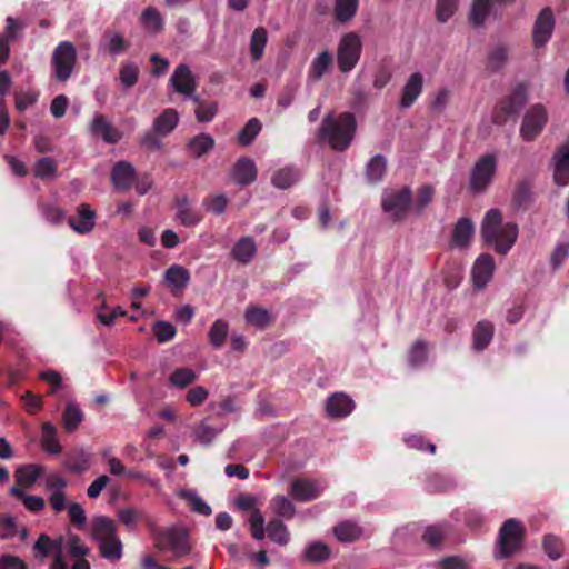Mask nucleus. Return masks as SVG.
Returning a JSON list of instances; mask_svg holds the SVG:
<instances>
[{
	"label": "nucleus",
	"instance_id": "nucleus-1",
	"mask_svg": "<svg viewBox=\"0 0 569 569\" xmlns=\"http://www.w3.org/2000/svg\"><path fill=\"white\" fill-rule=\"evenodd\" d=\"M481 238L486 244L492 246L497 253L507 254L518 238V226L515 222L502 223V213L499 209H490L480 229Z\"/></svg>",
	"mask_w": 569,
	"mask_h": 569
},
{
	"label": "nucleus",
	"instance_id": "nucleus-2",
	"mask_svg": "<svg viewBox=\"0 0 569 569\" xmlns=\"http://www.w3.org/2000/svg\"><path fill=\"white\" fill-rule=\"evenodd\" d=\"M357 130V121L351 112H342L335 117L327 114L318 130L320 140L327 141L336 151H345L351 144Z\"/></svg>",
	"mask_w": 569,
	"mask_h": 569
},
{
	"label": "nucleus",
	"instance_id": "nucleus-3",
	"mask_svg": "<svg viewBox=\"0 0 569 569\" xmlns=\"http://www.w3.org/2000/svg\"><path fill=\"white\" fill-rule=\"evenodd\" d=\"M154 547L159 551H171L176 559L188 556L192 550L189 531L182 527L172 526L166 529L152 530Z\"/></svg>",
	"mask_w": 569,
	"mask_h": 569
},
{
	"label": "nucleus",
	"instance_id": "nucleus-4",
	"mask_svg": "<svg viewBox=\"0 0 569 569\" xmlns=\"http://www.w3.org/2000/svg\"><path fill=\"white\" fill-rule=\"evenodd\" d=\"M527 101L528 88L525 83H518L509 94L497 101L492 110V122L497 126L516 122Z\"/></svg>",
	"mask_w": 569,
	"mask_h": 569
},
{
	"label": "nucleus",
	"instance_id": "nucleus-5",
	"mask_svg": "<svg viewBox=\"0 0 569 569\" xmlns=\"http://www.w3.org/2000/svg\"><path fill=\"white\" fill-rule=\"evenodd\" d=\"M525 536V527L519 520L515 518L506 520L499 529L496 558L506 559L517 553L522 547Z\"/></svg>",
	"mask_w": 569,
	"mask_h": 569
},
{
	"label": "nucleus",
	"instance_id": "nucleus-6",
	"mask_svg": "<svg viewBox=\"0 0 569 569\" xmlns=\"http://www.w3.org/2000/svg\"><path fill=\"white\" fill-rule=\"evenodd\" d=\"M77 60L74 44L68 40L59 42L51 56L52 78L58 82H67L74 71Z\"/></svg>",
	"mask_w": 569,
	"mask_h": 569
},
{
	"label": "nucleus",
	"instance_id": "nucleus-7",
	"mask_svg": "<svg viewBox=\"0 0 569 569\" xmlns=\"http://www.w3.org/2000/svg\"><path fill=\"white\" fill-rule=\"evenodd\" d=\"M362 53V40L353 31L341 37L337 47V64L342 73L351 72L358 64Z\"/></svg>",
	"mask_w": 569,
	"mask_h": 569
},
{
	"label": "nucleus",
	"instance_id": "nucleus-8",
	"mask_svg": "<svg viewBox=\"0 0 569 569\" xmlns=\"http://www.w3.org/2000/svg\"><path fill=\"white\" fill-rule=\"evenodd\" d=\"M383 212L390 216L393 222H400L406 219L408 212L412 209V192L408 187L398 190L385 192L381 199Z\"/></svg>",
	"mask_w": 569,
	"mask_h": 569
},
{
	"label": "nucleus",
	"instance_id": "nucleus-9",
	"mask_svg": "<svg viewBox=\"0 0 569 569\" xmlns=\"http://www.w3.org/2000/svg\"><path fill=\"white\" fill-rule=\"evenodd\" d=\"M497 171V158L492 153L481 156L470 172L469 188L473 193H483L492 183Z\"/></svg>",
	"mask_w": 569,
	"mask_h": 569
},
{
	"label": "nucleus",
	"instance_id": "nucleus-10",
	"mask_svg": "<svg viewBox=\"0 0 569 569\" xmlns=\"http://www.w3.org/2000/svg\"><path fill=\"white\" fill-rule=\"evenodd\" d=\"M548 121V113L546 108L540 104H533L525 113L520 134L526 141L535 140L543 130Z\"/></svg>",
	"mask_w": 569,
	"mask_h": 569
},
{
	"label": "nucleus",
	"instance_id": "nucleus-11",
	"mask_svg": "<svg viewBox=\"0 0 569 569\" xmlns=\"http://www.w3.org/2000/svg\"><path fill=\"white\" fill-rule=\"evenodd\" d=\"M556 18L550 7H545L538 13L532 27V44L536 49L545 48L552 37Z\"/></svg>",
	"mask_w": 569,
	"mask_h": 569
},
{
	"label": "nucleus",
	"instance_id": "nucleus-12",
	"mask_svg": "<svg viewBox=\"0 0 569 569\" xmlns=\"http://www.w3.org/2000/svg\"><path fill=\"white\" fill-rule=\"evenodd\" d=\"M176 219L186 228L198 226L203 216L188 196L176 197Z\"/></svg>",
	"mask_w": 569,
	"mask_h": 569
},
{
	"label": "nucleus",
	"instance_id": "nucleus-13",
	"mask_svg": "<svg viewBox=\"0 0 569 569\" xmlns=\"http://www.w3.org/2000/svg\"><path fill=\"white\" fill-rule=\"evenodd\" d=\"M89 130L94 138H100L109 144L118 143L121 138V131L116 128L104 114L97 113L89 124Z\"/></svg>",
	"mask_w": 569,
	"mask_h": 569
},
{
	"label": "nucleus",
	"instance_id": "nucleus-14",
	"mask_svg": "<svg viewBox=\"0 0 569 569\" xmlns=\"http://www.w3.org/2000/svg\"><path fill=\"white\" fill-rule=\"evenodd\" d=\"M170 82L174 90L186 97H191L197 89V82L190 68L180 63L173 71Z\"/></svg>",
	"mask_w": 569,
	"mask_h": 569
},
{
	"label": "nucleus",
	"instance_id": "nucleus-15",
	"mask_svg": "<svg viewBox=\"0 0 569 569\" xmlns=\"http://www.w3.org/2000/svg\"><path fill=\"white\" fill-rule=\"evenodd\" d=\"M552 160L555 183L560 187L567 186L569 183V143L559 147Z\"/></svg>",
	"mask_w": 569,
	"mask_h": 569
},
{
	"label": "nucleus",
	"instance_id": "nucleus-16",
	"mask_svg": "<svg viewBox=\"0 0 569 569\" xmlns=\"http://www.w3.org/2000/svg\"><path fill=\"white\" fill-rule=\"evenodd\" d=\"M137 177L133 166L124 160L114 163L111 171V181L118 190H129Z\"/></svg>",
	"mask_w": 569,
	"mask_h": 569
},
{
	"label": "nucleus",
	"instance_id": "nucleus-17",
	"mask_svg": "<svg viewBox=\"0 0 569 569\" xmlns=\"http://www.w3.org/2000/svg\"><path fill=\"white\" fill-rule=\"evenodd\" d=\"M495 270L493 258L489 253H482L472 267V279L475 287L482 289L490 281Z\"/></svg>",
	"mask_w": 569,
	"mask_h": 569
},
{
	"label": "nucleus",
	"instance_id": "nucleus-18",
	"mask_svg": "<svg viewBox=\"0 0 569 569\" xmlns=\"http://www.w3.org/2000/svg\"><path fill=\"white\" fill-rule=\"evenodd\" d=\"M257 167L252 159L242 157L237 160L231 170V177L237 184L249 186L257 179Z\"/></svg>",
	"mask_w": 569,
	"mask_h": 569
},
{
	"label": "nucleus",
	"instance_id": "nucleus-19",
	"mask_svg": "<svg viewBox=\"0 0 569 569\" xmlns=\"http://www.w3.org/2000/svg\"><path fill=\"white\" fill-rule=\"evenodd\" d=\"M533 183L529 178L519 180L512 191L511 206L517 210H527L533 202Z\"/></svg>",
	"mask_w": 569,
	"mask_h": 569
},
{
	"label": "nucleus",
	"instance_id": "nucleus-20",
	"mask_svg": "<svg viewBox=\"0 0 569 569\" xmlns=\"http://www.w3.org/2000/svg\"><path fill=\"white\" fill-rule=\"evenodd\" d=\"M321 490L315 481L308 479H295L290 486V495L298 501H311L317 499Z\"/></svg>",
	"mask_w": 569,
	"mask_h": 569
},
{
	"label": "nucleus",
	"instance_id": "nucleus-21",
	"mask_svg": "<svg viewBox=\"0 0 569 569\" xmlns=\"http://www.w3.org/2000/svg\"><path fill=\"white\" fill-rule=\"evenodd\" d=\"M423 87V77L420 72L412 73L407 80L401 98H400V107L406 109L411 107L417 98L421 94Z\"/></svg>",
	"mask_w": 569,
	"mask_h": 569
},
{
	"label": "nucleus",
	"instance_id": "nucleus-22",
	"mask_svg": "<svg viewBox=\"0 0 569 569\" xmlns=\"http://www.w3.org/2000/svg\"><path fill=\"white\" fill-rule=\"evenodd\" d=\"M96 212L89 204L82 203L78 208V219L70 217L69 226L78 233L84 234L90 232L94 227Z\"/></svg>",
	"mask_w": 569,
	"mask_h": 569
},
{
	"label": "nucleus",
	"instance_id": "nucleus-23",
	"mask_svg": "<svg viewBox=\"0 0 569 569\" xmlns=\"http://www.w3.org/2000/svg\"><path fill=\"white\" fill-rule=\"evenodd\" d=\"M355 408L353 400L342 392H337L327 400V413L330 417H347Z\"/></svg>",
	"mask_w": 569,
	"mask_h": 569
},
{
	"label": "nucleus",
	"instance_id": "nucleus-24",
	"mask_svg": "<svg viewBox=\"0 0 569 569\" xmlns=\"http://www.w3.org/2000/svg\"><path fill=\"white\" fill-rule=\"evenodd\" d=\"M231 257L241 264H249L257 254V246L251 237H241L232 247Z\"/></svg>",
	"mask_w": 569,
	"mask_h": 569
},
{
	"label": "nucleus",
	"instance_id": "nucleus-25",
	"mask_svg": "<svg viewBox=\"0 0 569 569\" xmlns=\"http://www.w3.org/2000/svg\"><path fill=\"white\" fill-rule=\"evenodd\" d=\"M99 47L111 56H118L129 48V43L121 33L107 30L101 37Z\"/></svg>",
	"mask_w": 569,
	"mask_h": 569
},
{
	"label": "nucleus",
	"instance_id": "nucleus-26",
	"mask_svg": "<svg viewBox=\"0 0 569 569\" xmlns=\"http://www.w3.org/2000/svg\"><path fill=\"white\" fill-rule=\"evenodd\" d=\"M475 233V226L471 219L460 218L453 227L451 242L455 247H467Z\"/></svg>",
	"mask_w": 569,
	"mask_h": 569
},
{
	"label": "nucleus",
	"instance_id": "nucleus-27",
	"mask_svg": "<svg viewBox=\"0 0 569 569\" xmlns=\"http://www.w3.org/2000/svg\"><path fill=\"white\" fill-rule=\"evenodd\" d=\"M91 456L82 448L66 455L63 467L72 473L81 475L90 467Z\"/></svg>",
	"mask_w": 569,
	"mask_h": 569
},
{
	"label": "nucleus",
	"instance_id": "nucleus-28",
	"mask_svg": "<svg viewBox=\"0 0 569 569\" xmlns=\"http://www.w3.org/2000/svg\"><path fill=\"white\" fill-rule=\"evenodd\" d=\"M117 536L114 521L106 516H98L92 520V537L98 543Z\"/></svg>",
	"mask_w": 569,
	"mask_h": 569
},
{
	"label": "nucleus",
	"instance_id": "nucleus-29",
	"mask_svg": "<svg viewBox=\"0 0 569 569\" xmlns=\"http://www.w3.org/2000/svg\"><path fill=\"white\" fill-rule=\"evenodd\" d=\"M495 335V326L488 320L479 321L473 329V348L477 351L485 350L491 342Z\"/></svg>",
	"mask_w": 569,
	"mask_h": 569
},
{
	"label": "nucleus",
	"instance_id": "nucleus-30",
	"mask_svg": "<svg viewBox=\"0 0 569 569\" xmlns=\"http://www.w3.org/2000/svg\"><path fill=\"white\" fill-rule=\"evenodd\" d=\"M179 122V114L176 109H164L160 116L153 121V129L159 132L161 137L171 133Z\"/></svg>",
	"mask_w": 569,
	"mask_h": 569
},
{
	"label": "nucleus",
	"instance_id": "nucleus-31",
	"mask_svg": "<svg viewBox=\"0 0 569 569\" xmlns=\"http://www.w3.org/2000/svg\"><path fill=\"white\" fill-rule=\"evenodd\" d=\"M213 147L214 140L210 134L207 133H200L191 138L186 144V149L194 158H201L202 156L210 152Z\"/></svg>",
	"mask_w": 569,
	"mask_h": 569
},
{
	"label": "nucleus",
	"instance_id": "nucleus-32",
	"mask_svg": "<svg viewBox=\"0 0 569 569\" xmlns=\"http://www.w3.org/2000/svg\"><path fill=\"white\" fill-rule=\"evenodd\" d=\"M387 172V160L382 154L373 156L366 166L365 174L370 184L380 182Z\"/></svg>",
	"mask_w": 569,
	"mask_h": 569
},
{
	"label": "nucleus",
	"instance_id": "nucleus-33",
	"mask_svg": "<svg viewBox=\"0 0 569 569\" xmlns=\"http://www.w3.org/2000/svg\"><path fill=\"white\" fill-rule=\"evenodd\" d=\"M359 7L358 0H335L333 17L339 23H348L351 21Z\"/></svg>",
	"mask_w": 569,
	"mask_h": 569
},
{
	"label": "nucleus",
	"instance_id": "nucleus-34",
	"mask_svg": "<svg viewBox=\"0 0 569 569\" xmlns=\"http://www.w3.org/2000/svg\"><path fill=\"white\" fill-rule=\"evenodd\" d=\"M332 531L339 541L347 543L358 540L362 535V529L350 520L339 522Z\"/></svg>",
	"mask_w": 569,
	"mask_h": 569
},
{
	"label": "nucleus",
	"instance_id": "nucleus-35",
	"mask_svg": "<svg viewBox=\"0 0 569 569\" xmlns=\"http://www.w3.org/2000/svg\"><path fill=\"white\" fill-rule=\"evenodd\" d=\"M301 178L298 169L284 167L277 170L271 178V183L278 189H288L297 183Z\"/></svg>",
	"mask_w": 569,
	"mask_h": 569
},
{
	"label": "nucleus",
	"instance_id": "nucleus-36",
	"mask_svg": "<svg viewBox=\"0 0 569 569\" xmlns=\"http://www.w3.org/2000/svg\"><path fill=\"white\" fill-rule=\"evenodd\" d=\"M43 472L40 465H24L17 469L16 479L20 487H32Z\"/></svg>",
	"mask_w": 569,
	"mask_h": 569
},
{
	"label": "nucleus",
	"instance_id": "nucleus-37",
	"mask_svg": "<svg viewBox=\"0 0 569 569\" xmlns=\"http://www.w3.org/2000/svg\"><path fill=\"white\" fill-rule=\"evenodd\" d=\"M62 548V538L52 540L49 536L41 533L33 545V552L37 559H46L53 550L57 552Z\"/></svg>",
	"mask_w": 569,
	"mask_h": 569
},
{
	"label": "nucleus",
	"instance_id": "nucleus-38",
	"mask_svg": "<svg viewBox=\"0 0 569 569\" xmlns=\"http://www.w3.org/2000/svg\"><path fill=\"white\" fill-rule=\"evenodd\" d=\"M331 66V53L329 51H322L312 60L308 70V78L313 81L320 80Z\"/></svg>",
	"mask_w": 569,
	"mask_h": 569
},
{
	"label": "nucleus",
	"instance_id": "nucleus-39",
	"mask_svg": "<svg viewBox=\"0 0 569 569\" xmlns=\"http://www.w3.org/2000/svg\"><path fill=\"white\" fill-rule=\"evenodd\" d=\"M41 447L51 455H58L62 448L57 438V429L51 422H44L41 428Z\"/></svg>",
	"mask_w": 569,
	"mask_h": 569
},
{
	"label": "nucleus",
	"instance_id": "nucleus-40",
	"mask_svg": "<svg viewBox=\"0 0 569 569\" xmlns=\"http://www.w3.org/2000/svg\"><path fill=\"white\" fill-rule=\"evenodd\" d=\"M140 21L147 31L154 34L161 32L164 28L162 16L153 7H148L143 10Z\"/></svg>",
	"mask_w": 569,
	"mask_h": 569
},
{
	"label": "nucleus",
	"instance_id": "nucleus-41",
	"mask_svg": "<svg viewBox=\"0 0 569 569\" xmlns=\"http://www.w3.org/2000/svg\"><path fill=\"white\" fill-rule=\"evenodd\" d=\"M229 333V325L222 319H217L209 329L208 339L213 349L223 347Z\"/></svg>",
	"mask_w": 569,
	"mask_h": 569
},
{
	"label": "nucleus",
	"instance_id": "nucleus-42",
	"mask_svg": "<svg viewBox=\"0 0 569 569\" xmlns=\"http://www.w3.org/2000/svg\"><path fill=\"white\" fill-rule=\"evenodd\" d=\"M267 41V30L263 27L256 28L250 37V56L254 62L262 58Z\"/></svg>",
	"mask_w": 569,
	"mask_h": 569
},
{
	"label": "nucleus",
	"instance_id": "nucleus-43",
	"mask_svg": "<svg viewBox=\"0 0 569 569\" xmlns=\"http://www.w3.org/2000/svg\"><path fill=\"white\" fill-rule=\"evenodd\" d=\"M330 556L331 550L326 543L315 541L307 547L303 559L310 563H320L327 561Z\"/></svg>",
	"mask_w": 569,
	"mask_h": 569
},
{
	"label": "nucleus",
	"instance_id": "nucleus-44",
	"mask_svg": "<svg viewBox=\"0 0 569 569\" xmlns=\"http://www.w3.org/2000/svg\"><path fill=\"white\" fill-rule=\"evenodd\" d=\"M244 319L247 323L259 329H264L270 323L269 312L266 309L254 305H250L247 307L244 312Z\"/></svg>",
	"mask_w": 569,
	"mask_h": 569
},
{
	"label": "nucleus",
	"instance_id": "nucleus-45",
	"mask_svg": "<svg viewBox=\"0 0 569 569\" xmlns=\"http://www.w3.org/2000/svg\"><path fill=\"white\" fill-rule=\"evenodd\" d=\"M83 412L74 402H68L62 415V423L67 432H73L83 420Z\"/></svg>",
	"mask_w": 569,
	"mask_h": 569
},
{
	"label": "nucleus",
	"instance_id": "nucleus-46",
	"mask_svg": "<svg viewBox=\"0 0 569 569\" xmlns=\"http://www.w3.org/2000/svg\"><path fill=\"white\" fill-rule=\"evenodd\" d=\"M166 281L173 286L176 289H183L190 281L189 271L178 264H173L167 269L164 273Z\"/></svg>",
	"mask_w": 569,
	"mask_h": 569
},
{
	"label": "nucleus",
	"instance_id": "nucleus-47",
	"mask_svg": "<svg viewBox=\"0 0 569 569\" xmlns=\"http://www.w3.org/2000/svg\"><path fill=\"white\" fill-rule=\"evenodd\" d=\"M428 358V342L418 339L409 349L407 355L408 365L411 368L421 367Z\"/></svg>",
	"mask_w": 569,
	"mask_h": 569
},
{
	"label": "nucleus",
	"instance_id": "nucleus-48",
	"mask_svg": "<svg viewBox=\"0 0 569 569\" xmlns=\"http://www.w3.org/2000/svg\"><path fill=\"white\" fill-rule=\"evenodd\" d=\"M122 542L118 536L99 543L101 557L109 561H118L122 557Z\"/></svg>",
	"mask_w": 569,
	"mask_h": 569
},
{
	"label": "nucleus",
	"instance_id": "nucleus-49",
	"mask_svg": "<svg viewBox=\"0 0 569 569\" xmlns=\"http://www.w3.org/2000/svg\"><path fill=\"white\" fill-rule=\"evenodd\" d=\"M179 497L188 502L191 510L202 516H210L212 513L211 507L194 491L182 490L179 492Z\"/></svg>",
	"mask_w": 569,
	"mask_h": 569
},
{
	"label": "nucleus",
	"instance_id": "nucleus-50",
	"mask_svg": "<svg viewBox=\"0 0 569 569\" xmlns=\"http://www.w3.org/2000/svg\"><path fill=\"white\" fill-rule=\"evenodd\" d=\"M492 8L491 0H473L469 19L472 24L480 27Z\"/></svg>",
	"mask_w": 569,
	"mask_h": 569
},
{
	"label": "nucleus",
	"instance_id": "nucleus-51",
	"mask_svg": "<svg viewBox=\"0 0 569 569\" xmlns=\"http://www.w3.org/2000/svg\"><path fill=\"white\" fill-rule=\"evenodd\" d=\"M58 163L49 157L40 158L34 164V177L47 180L56 177Z\"/></svg>",
	"mask_w": 569,
	"mask_h": 569
},
{
	"label": "nucleus",
	"instance_id": "nucleus-52",
	"mask_svg": "<svg viewBox=\"0 0 569 569\" xmlns=\"http://www.w3.org/2000/svg\"><path fill=\"white\" fill-rule=\"evenodd\" d=\"M508 59V49L499 44L489 52L487 68L492 72H497L506 66Z\"/></svg>",
	"mask_w": 569,
	"mask_h": 569
},
{
	"label": "nucleus",
	"instance_id": "nucleus-53",
	"mask_svg": "<svg viewBox=\"0 0 569 569\" xmlns=\"http://www.w3.org/2000/svg\"><path fill=\"white\" fill-rule=\"evenodd\" d=\"M197 379V373L187 367L177 368L169 377V382L178 388H187Z\"/></svg>",
	"mask_w": 569,
	"mask_h": 569
},
{
	"label": "nucleus",
	"instance_id": "nucleus-54",
	"mask_svg": "<svg viewBox=\"0 0 569 569\" xmlns=\"http://www.w3.org/2000/svg\"><path fill=\"white\" fill-rule=\"evenodd\" d=\"M268 536L279 545H286L289 540V533L283 521L279 518L271 519L267 526Z\"/></svg>",
	"mask_w": 569,
	"mask_h": 569
},
{
	"label": "nucleus",
	"instance_id": "nucleus-55",
	"mask_svg": "<svg viewBox=\"0 0 569 569\" xmlns=\"http://www.w3.org/2000/svg\"><path fill=\"white\" fill-rule=\"evenodd\" d=\"M261 130V122L257 118H251L238 133V142L242 146H249L253 142Z\"/></svg>",
	"mask_w": 569,
	"mask_h": 569
},
{
	"label": "nucleus",
	"instance_id": "nucleus-56",
	"mask_svg": "<svg viewBox=\"0 0 569 569\" xmlns=\"http://www.w3.org/2000/svg\"><path fill=\"white\" fill-rule=\"evenodd\" d=\"M271 507L277 516L284 519H291L296 513L295 505L284 496H276L271 500Z\"/></svg>",
	"mask_w": 569,
	"mask_h": 569
},
{
	"label": "nucleus",
	"instance_id": "nucleus-57",
	"mask_svg": "<svg viewBox=\"0 0 569 569\" xmlns=\"http://www.w3.org/2000/svg\"><path fill=\"white\" fill-rule=\"evenodd\" d=\"M117 517L119 521L126 526L128 529L136 528L137 523L140 520L146 519V515L143 511L134 509V508H123L118 510Z\"/></svg>",
	"mask_w": 569,
	"mask_h": 569
},
{
	"label": "nucleus",
	"instance_id": "nucleus-58",
	"mask_svg": "<svg viewBox=\"0 0 569 569\" xmlns=\"http://www.w3.org/2000/svg\"><path fill=\"white\" fill-rule=\"evenodd\" d=\"M119 78L122 86L127 89L132 88L139 78V68L133 62H126L121 66Z\"/></svg>",
	"mask_w": 569,
	"mask_h": 569
},
{
	"label": "nucleus",
	"instance_id": "nucleus-59",
	"mask_svg": "<svg viewBox=\"0 0 569 569\" xmlns=\"http://www.w3.org/2000/svg\"><path fill=\"white\" fill-rule=\"evenodd\" d=\"M228 203L229 200L227 196L223 193L209 196L204 198L202 201V204L206 208V210L216 216L222 214L226 211Z\"/></svg>",
	"mask_w": 569,
	"mask_h": 569
},
{
	"label": "nucleus",
	"instance_id": "nucleus-60",
	"mask_svg": "<svg viewBox=\"0 0 569 569\" xmlns=\"http://www.w3.org/2000/svg\"><path fill=\"white\" fill-rule=\"evenodd\" d=\"M458 0H437L436 18L439 22H447L456 12Z\"/></svg>",
	"mask_w": 569,
	"mask_h": 569
},
{
	"label": "nucleus",
	"instance_id": "nucleus-61",
	"mask_svg": "<svg viewBox=\"0 0 569 569\" xmlns=\"http://www.w3.org/2000/svg\"><path fill=\"white\" fill-rule=\"evenodd\" d=\"M435 194V189L430 184H425L417 190V197L415 204L412 203V209L417 213H421V211L432 201Z\"/></svg>",
	"mask_w": 569,
	"mask_h": 569
},
{
	"label": "nucleus",
	"instance_id": "nucleus-62",
	"mask_svg": "<svg viewBox=\"0 0 569 569\" xmlns=\"http://www.w3.org/2000/svg\"><path fill=\"white\" fill-rule=\"evenodd\" d=\"M176 332V328L170 322L160 320L153 325V335L160 343L172 340Z\"/></svg>",
	"mask_w": 569,
	"mask_h": 569
},
{
	"label": "nucleus",
	"instance_id": "nucleus-63",
	"mask_svg": "<svg viewBox=\"0 0 569 569\" xmlns=\"http://www.w3.org/2000/svg\"><path fill=\"white\" fill-rule=\"evenodd\" d=\"M543 549L550 559L557 560L562 556L563 546L558 537L548 535L543 538Z\"/></svg>",
	"mask_w": 569,
	"mask_h": 569
},
{
	"label": "nucleus",
	"instance_id": "nucleus-64",
	"mask_svg": "<svg viewBox=\"0 0 569 569\" xmlns=\"http://www.w3.org/2000/svg\"><path fill=\"white\" fill-rule=\"evenodd\" d=\"M251 535L256 540L264 538V518L259 509H254L249 519Z\"/></svg>",
	"mask_w": 569,
	"mask_h": 569
}]
</instances>
